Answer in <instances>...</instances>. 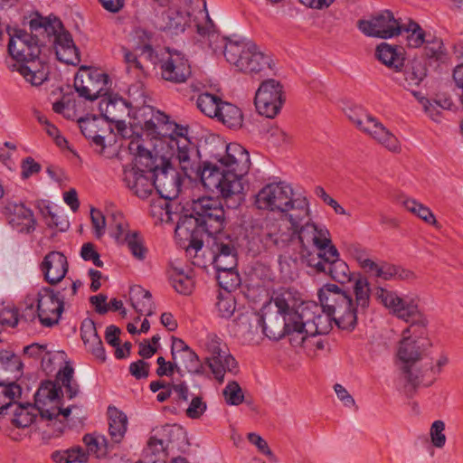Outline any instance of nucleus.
I'll return each mask as SVG.
<instances>
[{"label":"nucleus","mask_w":463,"mask_h":463,"mask_svg":"<svg viewBox=\"0 0 463 463\" xmlns=\"http://www.w3.org/2000/svg\"><path fill=\"white\" fill-rule=\"evenodd\" d=\"M109 432L115 443H120L128 430V417L125 412L117 407L109 405L108 408Z\"/></svg>","instance_id":"72a5a7b5"},{"label":"nucleus","mask_w":463,"mask_h":463,"mask_svg":"<svg viewBox=\"0 0 463 463\" xmlns=\"http://www.w3.org/2000/svg\"><path fill=\"white\" fill-rule=\"evenodd\" d=\"M5 213L9 223L13 227L19 228L20 232H29L33 229V213L22 203L8 202L5 207Z\"/></svg>","instance_id":"cd10ccee"},{"label":"nucleus","mask_w":463,"mask_h":463,"mask_svg":"<svg viewBox=\"0 0 463 463\" xmlns=\"http://www.w3.org/2000/svg\"><path fill=\"white\" fill-rule=\"evenodd\" d=\"M132 125L155 140L154 145L161 152L175 156L184 177L200 180L206 190L218 194L229 208L240 205L244 190L241 179L251 165L250 154L241 145L230 143L223 156H214L215 163L202 162L198 146L188 137L189 127L170 121L165 112L152 106L140 107L135 109Z\"/></svg>","instance_id":"f257e3e1"},{"label":"nucleus","mask_w":463,"mask_h":463,"mask_svg":"<svg viewBox=\"0 0 463 463\" xmlns=\"http://www.w3.org/2000/svg\"><path fill=\"white\" fill-rule=\"evenodd\" d=\"M223 54L226 61L243 73L260 79L273 70L272 59L251 41L225 38Z\"/></svg>","instance_id":"0eeeda50"},{"label":"nucleus","mask_w":463,"mask_h":463,"mask_svg":"<svg viewBox=\"0 0 463 463\" xmlns=\"http://www.w3.org/2000/svg\"><path fill=\"white\" fill-rule=\"evenodd\" d=\"M315 194L319 197L326 204L331 206L336 214L349 215L345 208L341 206L337 201L332 198L322 186L315 188Z\"/></svg>","instance_id":"69168bd1"},{"label":"nucleus","mask_w":463,"mask_h":463,"mask_svg":"<svg viewBox=\"0 0 463 463\" xmlns=\"http://www.w3.org/2000/svg\"><path fill=\"white\" fill-rule=\"evenodd\" d=\"M403 205L409 212L417 215L426 223L431 224L436 227L438 226V222L433 213L429 207L423 205L422 203L417 202L414 199H407L403 201Z\"/></svg>","instance_id":"de8ad7c7"},{"label":"nucleus","mask_w":463,"mask_h":463,"mask_svg":"<svg viewBox=\"0 0 463 463\" xmlns=\"http://www.w3.org/2000/svg\"><path fill=\"white\" fill-rule=\"evenodd\" d=\"M180 358L188 373L198 376H203L205 374L204 364L192 348L181 354Z\"/></svg>","instance_id":"a18cd8bd"},{"label":"nucleus","mask_w":463,"mask_h":463,"mask_svg":"<svg viewBox=\"0 0 463 463\" xmlns=\"http://www.w3.org/2000/svg\"><path fill=\"white\" fill-rule=\"evenodd\" d=\"M82 441L86 446L85 452H88V457L90 454H94L96 458H105L108 455V450L106 448H102L99 442V437L94 433H86Z\"/></svg>","instance_id":"864d4df0"},{"label":"nucleus","mask_w":463,"mask_h":463,"mask_svg":"<svg viewBox=\"0 0 463 463\" xmlns=\"http://www.w3.org/2000/svg\"><path fill=\"white\" fill-rule=\"evenodd\" d=\"M56 352H52L49 350H45L43 354L41 360V365L43 370L47 373L54 377V380H51L54 382L58 386V371H56Z\"/></svg>","instance_id":"6e6d98bb"},{"label":"nucleus","mask_w":463,"mask_h":463,"mask_svg":"<svg viewBox=\"0 0 463 463\" xmlns=\"http://www.w3.org/2000/svg\"><path fill=\"white\" fill-rule=\"evenodd\" d=\"M90 221L96 238H101L106 230V218L101 211L95 207L90 208Z\"/></svg>","instance_id":"bf43d9fd"},{"label":"nucleus","mask_w":463,"mask_h":463,"mask_svg":"<svg viewBox=\"0 0 463 463\" xmlns=\"http://www.w3.org/2000/svg\"><path fill=\"white\" fill-rule=\"evenodd\" d=\"M218 121L231 129L242 128L243 114L240 108L230 102H221V108L216 116Z\"/></svg>","instance_id":"c9c22d12"},{"label":"nucleus","mask_w":463,"mask_h":463,"mask_svg":"<svg viewBox=\"0 0 463 463\" xmlns=\"http://www.w3.org/2000/svg\"><path fill=\"white\" fill-rule=\"evenodd\" d=\"M349 118L361 129L369 133L374 139L383 145L390 151L396 152L399 150L400 146L397 137L373 116H366L367 126L364 127L363 126V121L361 119L354 118L350 115Z\"/></svg>","instance_id":"5701e85b"},{"label":"nucleus","mask_w":463,"mask_h":463,"mask_svg":"<svg viewBox=\"0 0 463 463\" xmlns=\"http://www.w3.org/2000/svg\"><path fill=\"white\" fill-rule=\"evenodd\" d=\"M96 80L97 84H101L97 90H90V87L84 85V81L81 80L79 83V78L76 77L74 80V87L79 94L80 98L83 99V101L90 103V105L96 106L97 103L103 99H107L110 93L108 91L102 93L104 88L108 86L109 82V77L108 74L99 71L98 70L92 71L89 73V80Z\"/></svg>","instance_id":"4be33fe9"},{"label":"nucleus","mask_w":463,"mask_h":463,"mask_svg":"<svg viewBox=\"0 0 463 463\" xmlns=\"http://www.w3.org/2000/svg\"><path fill=\"white\" fill-rule=\"evenodd\" d=\"M207 409V404L201 396H194L185 411L186 416L192 420L200 419Z\"/></svg>","instance_id":"e2e57ef3"},{"label":"nucleus","mask_w":463,"mask_h":463,"mask_svg":"<svg viewBox=\"0 0 463 463\" xmlns=\"http://www.w3.org/2000/svg\"><path fill=\"white\" fill-rule=\"evenodd\" d=\"M284 102L283 86L274 79L263 80L254 98L259 114L269 118H273L279 114Z\"/></svg>","instance_id":"2eb2a0df"},{"label":"nucleus","mask_w":463,"mask_h":463,"mask_svg":"<svg viewBox=\"0 0 463 463\" xmlns=\"http://www.w3.org/2000/svg\"><path fill=\"white\" fill-rule=\"evenodd\" d=\"M60 416H62L69 428L72 429L81 427L88 413L82 404L65 406L63 399L60 396Z\"/></svg>","instance_id":"e433bc0d"},{"label":"nucleus","mask_w":463,"mask_h":463,"mask_svg":"<svg viewBox=\"0 0 463 463\" xmlns=\"http://www.w3.org/2000/svg\"><path fill=\"white\" fill-rule=\"evenodd\" d=\"M121 244H127L131 254L139 260H144L146 256L147 249L144 245V239L137 231H128L121 241Z\"/></svg>","instance_id":"a19ab883"},{"label":"nucleus","mask_w":463,"mask_h":463,"mask_svg":"<svg viewBox=\"0 0 463 463\" xmlns=\"http://www.w3.org/2000/svg\"><path fill=\"white\" fill-rule=\"evenodd\" d=\"M357 28L365 36L380 39H390L402 33L403 25L395 19L391 10L385 9L373 14L371 19H360Z\"/></svg>","instance_id":"4468645a"},{"label":"nucleus","mask_w":463,"mask_h":463,"mask_svg":"<svg viewBox=\"0 0 463 463\" xmlns=\"http://www.w3.org/2000/svg\"><path fill=\"white\" fill-rule=\"evenodd\" d=\"M274 304L278 308V313L276 315H281L284 317H288L290 318L297 319L300 318V314L295 310L294 308L290 307L287 298H285L284 294H279L273 298Z\"/></svg>","instance_id":"13d9d810"},{"label":"nucleus","mask_w":463,"mask_h":463,"mask_svg":"<svg viewBox=\"0 0 463 463\" xmlns=\"http://www.w3.org/2000/svg\"><path fill=\"white\" fill-rule=\"evenodd\" d=\"M398 356L404 363L402 370L409 384L413 390L420 385L419 375L411 371L412 365L421 358V349L418 341L411 337L403 338L400 344Z\"/></svg>","instance_id":"412c9836"},{"label":"nucleus","mask_w":463,"mask_h":463,"mask_svg":"<svg viewBox=\"0 0 463 463\" xmlns=\"http://www.w3.org/2000/svg\"><path fill=\"white\" fill-rule=\"evenodd\" d=\"M445 430L444 421L435 420L430 427V438L434 447L441 449L446 443V436L443 433Z\"/></svg>","instance_id":"680f3d73"},{"label":"nucleus","mask_w":463,"mask_h":463,"mask_svg":"<svg viewBox=\"0 0 463 463\" xmlns=\"http://www.w3.org/2000/svg\"><path fill=\"white\" fill-rule=\"evenodd\" d=\"M23 364L20 358L9 351L0 352V383H16L22 374Z\"/></svg>","instance_id":"2f4dec72"},{"label":"nucleus","mask_w":463,"mask_h":463,"mask_svg":"<svg viewBox=\"0 0 463 463\" xmlns=\"http://www.w3.org/2000/svg\"><path fill=\"white\" fill-rule=\"evenodd\" d=\"M293 318L284 317L281 315H275L271 317L269 323H266L265 317L263 315L258 317V326L261 327L262 333L269 339L273 341H279L286 335H291L293 334L292 328Z\"/></svg>","instance_id":"a878e982"},{"label":"nucleus","mask_w":463,"mask_h":463,"mask_svg":"<svg viewBox=\"0 0 463 463\" xmlns=\"http://www.w3.org/2000/svg\"><path fill=\"white\" fill-rule=\"evenodd\" d=\"M60 62L67 65L78 66L80 62V52L76 46L71 33L65 28L60 20Z\"/></svg>","instance_id":"7c9ffc66"},{"label":"nucleus","mask_w":463,"mask_h":463,"mask_svg":"<svg viewBox=\"0 0 463 463\" xmlns=\"http://www.w3.org/2000/svg\"><path fill=\"white\" fill-rule=\"evenodd\" d=\"M365 266L369 267V270H371L370 274L376 278H381L384 280H390L395 278L397 265L387 262H383L382 265H379L374 261H367L365 262Z\"/></svg>","instance_id":"3c124183"},{"label":"nucleus","mask_w":463,"mask_h":463,"mask_svg":"<svg viewBox=\"0 0 463 463\" xmlns=\"http://www.w3.org/2000/svg\"><path fill=\"white\" fill-rule=\"evenodd\" d=\"M210 250L213 254V267L238 265L236 239L232 234L223 232L210 237Z\"/></svg>","instance_id":"6ab92c4d"},{"label":"nucleus","mask_w":463,"mask_h":463,"mask_svg":"<svg viewBox=\"0 0 463 463\" xmlns=\"http://www.w3.org/2000/svg\"><path fill=\"white\" fill-rule=\"evenodd\" d=\"M254 203L260 210L282 213L288 218L289 211H301L302 215L306 214L308 200L305 196L294 198L292 186L279 181L263 186L255 195Z\"/></svg>","instance_id":"1a4fd4ad"},{"label":"nucleus","mask_w":463,"mask_h":463,"mask_svg":"<svg viewBox=\"0 0 463 463\" xmlns=\"http://www.w3.org/2000/svg\"><path fill=\"white\" fill-rule=\"evenodd\" d=\"M136 34L139 40L136 51L139 52L141 55H145L149 61L156 58L157 53L151 43L153 33L146 29L138 28Z\"/></svg>","instance_id":"49530a36"},{"label":"nucleus","mask_w":463,"mask_h":463,"mask_svg":"<svg viewBox=\"0 0 463 463\" xmlns=\"http://www.w3.org/2000/svg\"><path fill=\"white\" fill-rule=\"evenodd\" d=\"M24 24L28 25L30 33L19 29L10 34L7 67L10 71H17L28 82L37 86L46 79L35 62L42 49L53 52L58 60V18L54 14L43 16L35 12L24 17Z\"/></svg>","instance_id":"f03ea898"},{"label":"nucleus","mask_w":463,"mask_h":463,"mask_svg":"<svg viewBox=\"0 0 463 463\" xmlns=\"http://www.w3.org/2000/svg\"><path fill=\"white\" fill-rule=\"evenodd\" d=\"M39 412L38 420L46 425L58 421V387L54 382L43 381L34 394V404L23 405L14 402L7 411L0 412V430L11 438L14 428L29 427L36 419L34 411Z\"/></svg>","instance_id":"20e7f679"},{"label":"nucleus","mask_w":463,"mask_h":463,"mask_svg":"<svg viewBox=\"0 0 463 463\" xmlns=\"http://www.w3.org/2000/svg\"><path fill=\"white\" fill-rule=\"evenodd\" d=\"M132 306L139 315L145 314L151 317L155 313V304L152 300V294L139 285L130 288Z\"/></svg>","instance_id":"f704fd0d"},{"label":"nucleus","mask_w":463,"mask_h":463,"mask_svg":"<svg viewBox=\"0 0 463 463\" xmlns=\"http://www.w3.org/2000/svg\"><path fill=\"white\" fill-rule=\"evenodd\" d=\"M309 215V203L307 205V213L302 215L301 211L288 214L293 234H297L300 243V255L303 262L308 266V260L317 253L325 251L333 245L330 232L325 226H318L307 221L302 224L304 219Z\"/></svg>","instance_id":"6e6552de"},{"label":"nucleus","mask_w":463,"mask_h":463,"mask_svg":"<svg viewBox=\"0 0 463 463\" xmlns=\"http://www.w3.org/2000/svg\"><path fill=\"white\" fill-rule=\"evenodd\" d=\"M80 329V338L88 351L100 363H105L107 360L106 351L94 320L90 317L84 318Z\"/></svg>","instance_id":"393cba45"},{"label":"nucleus","mask_w":463,"mask_h":463,"mask_svg":"<svg viewBox=\"0 0 463 463\" xmlns=\"http://www.w3.org/2000/svg\"><path fill=\"white\" fill-rule=\"evenodd\" d=\"M428 61L422 62L419 60H412L402 68V75L393 76L392 80L409 90L411 86H420L428 74Z\"/></svg>","instance_id":"bb28decb"},{"label":"nucleus","mask_w":463,"mask_h":463,"mask_svg":"<svg viewBox=\"0 0 463 463\" xmlns=\"http://www.w3.org/2000/svg\"><path fill=\"white\" fill-rule=\"evenodd\" d=\"M375 298L397 317L411 323V326H418L424 328L427 326L426 317L419 310L418 304L413 299L408 301L400 298L395 292L381 287L376 288Z\"/></svg>","instance_id":"f8f14e48"},{"label":"nucleus","mask_w":463,"mask_h":463,"mask_svg":"<svg viewBox=\"0 0 463 463\" xmlns=\"http://www.w3.org/2000/svg\"><path fill=\"white\" fill-rule=\"evenodd\" d=\"M18 309L14 306H2L0 307V324L8 326L14 327L19 321Z\"/></svg>","instance_id":"4d7b16f0"},{"label":"nucleus","mask_w":463,"mask_h":463,"mask_svg":"<svg viewBox=\"0 0 463 463\" xmlns=\"http://www.w3.org/2000/svg\"><path fill=\"white\" fill-rule=\"evenodd\" d=\"M96 109L97 105H90L81 99H71L67 96L60 99V114L68 119L76 120L78 124L80 118H87Z\"/></svg>","instance_id":"c756f323"},{"label":"nucleus","mask_w":463,"mask_h":463,"mask_svg":"<svg viewBox=\"0 0 463 463\" xmlns=\"http://www.w3.org/2000/svg\"><path fill=\"white\" fill-rule=\"evenodd\" d=\"M80 392V388L77 380L60 383V395L63 400L64 398L72 400L76 398Z\"/></svg>","instance_id":"774afa93"},{"label":"nucleus","mask_w":463,"mask_h":463,"mask_svg":"<svg viewBox=\"0 0 463 463\" xmlns=\"http://www.w3.org/2000/svg\"><path fill=\"white\" fill-rule=\"evenodd\" d=\"M402 50V48L398 45L381 43L375 49V57L388 68L393 69L395 72H400L404 66Z\"/></svg>","instance_id":"473e14b6"},{"label":"nucleus","mask_w":463,"mask_h":463,"mask_svg":"<svg viewBox=\"0 0 463 463\" xmlns=\"http://www.w3.org/2000/svg\"><path fill=\"white\" fill-rule=\"evenodd\" d=\"M322 312L333 318L338 329L353 332L359 315H364L371 302V288L367 278L359 276L353 292L335 284L327 283L317 292Z\"/></svg>","instance_id":"7ed1b4c3"},{"label":"nucleus","mask_w":463,"mask_h":463,"mask_svg":"<svg viewBox=\"0 0 463 463\" xmlns=\"http://www.w3.org/2000/svg\"><path fill=\"white\" fill-rule=\"evenodd\" d=\"M80 257L85 261H91L96 267L102 268L104 263L100 260V255L97 251L95 244L92 242H86L80 249Z\"/></svg>","instance_id":"052dcab7"},{"label":"nucleus","mask_w":463,"mask_h":463,"mask_svg":"<svg viewBox=\"0 0 463 463\" xmlns=\"http://www.w3.org/2000/svg\"><path fill=\"white\" fill-rule=\"evenodd\" d=\"M402 32L408 33L406 37L408 47L419 48L425 44L422 56L428 61L429 67L441 72L443 66L449 65L450 57L440 38L427 33L417 22L411 19L403 25Z\"/></svg>","instance_id":"9d476101"},{"label":"nucleus","mask_w":463,"mask_h":463,"mask_svg":"<svg viewBox=\"0 0 463 463\" xmlns=\"http://www.w3.org/2000/svg\"><path fill=\"white\" fill-rule=\"evenodd\" d=\"M191 4V0H170L166 5L168 9L162 13V23L157 28L173 35L183 33L192 24Z\"/></svg>","instance_id":"dca6fc26"},{"label":"nucleus","mask_w":463,"mask_h":463,"mask_svg":"<svg viewBox=\"0 0 463 463\" xmlns=\"http://www.w3.org/2000/svg\"><path fill=\"white\" fill-rule=\"evenodd\" d=\"M39 291L28 293L21 303L20 318L26 322H33L38 318Z\"/></svg>","instance_id":"c03bdc74"},{"label":"nucleus","mask_w":463,"mask_h":463,"mask_svg":"<svg viewBox=\"0 0 463 463\" xmlns=\"http://www.w3.org/2000/svg\"><path fill=\"white\" fill-rule=\"evenodd\" d=\"M192 210L199 217L208 237L223 233L227 220L223 205L218 198L201 197L193 202Z\"/></svg>","instance_id":"9b49d317"},{"label":"nucleus","mask_w":463,"mask_h":463,"mask_svg":"<svg viewBox=\"0 0 463 463\" xmlns=\"http://www.w3.org/2000/svg\"><path fill=\"white\" fill-rule=\"evenodd\" d=\"M168 280L175 290L184 296L192 294L194 281L192 277L184 274L183 269L173 267L167 272Z\"/></svg>","instance_id":"4c0bfd02"},{"label":"nucleus","mask_w":463,"mask_h":463,"mask_svg":"<svg viewBox=\"0 0 463 463\" xmlns=\"http://www.w3.org/2000/svg\"><path fill=\"white\" fill-rule=\"evenodd\" d=\"M88 460V452L80 446L71 447L64 450L63 455H60V463H87Z\"/></svg>","instance_id":"5fc2aeb1"},{"label":"nucleus","mask_w":463,"mask_h":463,"mask_svg":"<svg viewBox=\"0 0 463 463\" xmlns=\"http://www.w3.org/2000/svg\"><path fill=\"white\" fill-rule=\"evenodd\" d=\"M167 52L168 57L160 62L161 78L175 84L184 83L192 75L189 60L180 51L168 48Z\"/></svg>","instance_id":"f3484780"},{"label":"nucleus","mask_w":463,"mask_h":463,"mask_svg":"<svg viewBox=\"0 0 463 463\" xmlns=\"http://www.w3.org/2000/svg\"><path fill=\"white\" fill-rule=\"evenodd\" d=\"M238 265L214 267L218 285L224 291H232L241 285V278L237 269Z\"/></svg>","instance_id":"58836bf2"},{"label":"nucleus","mask_w":463,"mask_h":463,"mask_svg":"<svg viewBox=\"0 0 463 463\" xmlns=\"http://www.w3.org/2000/svg\"><path fill=\"white\" fill-rule=\"evenodd\" d=\"M203 364L210 368L214 378L220 383L223 382L226 372L236 374L239 371L238 362L229 351L206 357Z\"/></svg>","instance_id":"c85d7f7f"},{"label":"nucleus","mask_w":463,"mask_h":463,"mask_svg":"<svg viewBox=\"0 0 463 463\" xmlns=\"http://www.w3.org/2000/svg\"><path fill=\"white\" fill-rule=\"evenodd\" d=\"M317 326L316 321H314V317L310 320L303 321L302 316L300 315V318L294 319L292 322L293 334L296 333L298 335H301L299 341H297L296 338H290V343L292 345H301L304 343L309 341V337H314L317 335H320L318 330L316 331L315 327Z\"/></svg>","instance_id":"ea45409f"},{"label":"nucleus","mask_w":463,"mask_h":463,"mask_svg":"<svg viewBox=\"0 0 463 463\" xmlns=\"http://www.w3.org/2000/svg\"><path fill=\"white\" fill-rule=\"evenodd\" d=\"M38 319L44 326L58 324V294L51 288L39 291Z\"/></svg>","instance_id":"b1692460"},{"label":"nucleus","mask_w":463,"mask_h":463,"mask_svg":"<svg viewBox=\"0 0 463 463\" xmlns=\"http://www.w3.org/2000/svg\"><path fill=\"white\" fill-rule=\"evenodd\" d=\"M221 102H223V100L218 96L209 92H203L198 96L196 105L200 111L205 116L213 118L218 116Z\"/></svg>","instance_id":"79ce46f5"},{"label":"nucleus","mask_w":463,"mask_h":463,"mask_svg":"<svg viewBox=\"0 0 463 463\" xmlns=\"http://www.w3.org/2000/svg\"><path fill=\"white\" fill-rule=\"evenodd\" d=\"M129 373L136 379H146L149 376L150 364L143 359L137 360L129 364Z\"/></svg>","instance_id":"0e129e2a"},{"label":"nucleus","mask_w":463,"mask_h":463,"mask_svg":"<svg viewBox=\"0 0 463 463\" xmlns=\"http://www.w3.org/2000/svg\"><path fill=\"white\" fill-rule=\"evenodd\" d=\"M215 306L220 317L230 318L236 308V301L232 291H224L223 293L220 291Z\"/></svg>","instance_id":"09e8293b"},{"label":"nucleus","mask_w":463,"mask_h":463,"mask_svg":"<svg viewBox=\"0 0 463 463\" xmlns=\"http://www.w3.org/2000/svg\"><path fill=\"white\" fill-rule=\"evenodd\" d=\"M225 401L230 405H240L244 401V395L239 383L235 381L229 382L222 391Z\"/></svg>","instance_id":"603ef678"},{"label":"nucleus","mask_w":463,"mask_h":463,"mask_svg":"<svg viewBox=\"0 0 463 463\" xmlns=\"http://www.w3.org/2000/svg\"><path fill=\"white\" fill-rule=\"evenodd\" d=\"M146 169L136 160L134 164L123 166L124 182L141 199L148 198L155 190L152 173H148Z\"/></svg>","instance_id":"a211bd4d"},{"label":"nucleus","mask_w":463,"mask_h":463,"mask_svg":"<svg viewBox=\"0 0 463 463\" xmlns=\"http://www.w3.org/2000/svg\"><path fill=\"white\" fill-rule=\"evenodd\" d=\"M206 348L211 356L229 351L227 345L216 334L208 335Z\"/></svg>","instance_id":"338daca9"},{"label":"nucleus","mask_w":463,"mask_h":463,"mask_svg":"<svg viewBox=\"0 0 463 463\" xmlns=\"http://www.w3.org/2000/svg\"><path fill=\"white\" fill-rule=\"evenodd\" d=\"M22 388L17 383H0V412L7 411L9 407L20 398Z\"/></svg>","instance_id":"37998d69"},{"label":"nucleus","mask_w":463,"mask_h":463,"mask_svg":"<svg viewBox=\"0 0 463 463\" xmlns=\"http://www.w3.org/2000/svg\"><path fill=\"white\" fill-rule=\"evenodd\" d=\"M199 217L192 213L180 216L175 229V237L187 241V250L193 249L195 252L203 247V237L206 234L200 223Z\"/></svg>","instance_id":"aec40b11"},{"label":"nucleus","mask_w":463,"mask_h":463,"mask_svg":"<svg viewBox=\"0 0 463 463\" xmlns=\"http://www.w3.org/2000/svg\"><path fill=\"white\" fill-rule=\"evenodd\" d=\"M308 267L313 269L315 273L328 275L333 280L342 285L352 280L354 282L356 279L350 272L348 265L339 258V252L334 244L325 251V254L312 255L308 260ZM358 276L362 275L358 274Z\"/></svg>","instance_id":"ddd939ff"},{"label":"nucleus","mask_w":463,"mask_h":463,"mask_svg":"<svg viewBox=\"0 0 463 463\" xmlns=\"http://www.w3.org/2000/svg\"><path fill=\"white\" fill-rule=\"evenodd\" d=\"M120 103L123 107L129 109L128 115L134 114L135 110L131 104L120 97L118 94H109L107 99H100L97 103V109L93 111L87 118H80L79 128L81 134L90 140L91 146L102 156L106 158H113L118 154L116 147L112 146H107L105 137L113 132L110 123L114 118H110L108 115L109 107H115Z\"/></svg>","instance_id":"423d86ee"},{"label":"nucleus","mask_w":463,"mask_h":463,"mask_svg":"<svg viewBox=\"0 0 463 463\" xmlns=\"http://www.w3.org/2000/svg\"><path fill=\"white\" fill-rule=\"evenodd\" d=\"M128 150L135 156V160L144 165L152 173L155 190L159 196L166 201L178 197L184 177L174 166L172 160L175 156L161 152L157 145H154L153 151L146 148L138 140H131Z\"/></svg>","instance_id":"39448f33"},{"label":"nucleus","mask_w":463,"mask_h":463,"mask_svg":"<svg viewBox=\"0 0 463 463\" xmlns=\"http://www.w3.org/2000/svg\"><path fill=\"white\" fill-rule=\"evenodd\" d=\"M37 208L50 229H54L58 225L57 205L49 200L37 201Z\"/></svg>","instance_id":"8fccbe9b"}]
</instances>
